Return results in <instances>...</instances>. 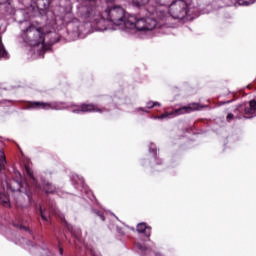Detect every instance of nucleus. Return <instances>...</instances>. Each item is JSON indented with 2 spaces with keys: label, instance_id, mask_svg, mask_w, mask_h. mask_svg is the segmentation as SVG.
<instances>
[{
  "label": "nucleus",
  "instance_id": "obj_1",
  "mask_svg": "<svg viewBox=\"0 0 256 256\" xmlns=\"http://www.w3.org/2000/svg\"><path fill=\"white\" fill-rule=\"evenodd\" d=\"M107 19L114 25V29L125 31L130 35L153 31L157 27V20L153 18H137L125 12L121 6H112L104 12Z\"/></svg>",
  "mask_w": 256,
  "mask_h": 256
},
{
  "label": "nucleus",
  "instance_id": "obj_2",
  "mask_svg": "<svg viewBox=\"0 0 256 256\" xmlns=\"http://www.w3.org/2000/svg\"><path fill=\"white\" fill-rule=\"evenodd\" d=\"M22 39L32 47H39L40 45L38 57H43V55H45V51L49 49V46L45 44V34H43V30L33 24L30 25L29 28L23 30Z\"/></svg>",
  "mask_w": 256,
  "mask_h": 256
},
{
  "label": "nucleus",
  "instance_id": "obj_3",
  "mask_svg": "<svg viewBox=\"0 0 256 256\" xmlns=\"http://www.w3.org/2000/svg\"><path fill=\"white\" fill-rule=\"evenodd\" d=\"M17 175L20 178H18L17 180H10L9 182H5V184H3V192L0 193V203H2V205H5V207H9V191H11L12 193L20 191V193H25L26 195H29V193H27V189H29V184H27L25 178L21 176V173L17 172L16 177Z\"/></svg>",
  "mask_w": 256,
  "mask_h": 256
},
{
  "label": "nucleus",
  "instance_id": "obj_4",
  "mask_svg": "<svg viewBox=\"0 0 256 256\" xmlns=\"http://www.w3.org/2000/svg\"><path fill=\"white\" fill-rule=\"evenodd\" d=\"M168 13L173 19H185L189 15V4L185 0H175L170 4Z\"/></svg>",
  "mask_w": 256,
  "mask_h": 256
},
{
  "label": "nucleus",
  "instance_id": "obj_5",
  "mask_svg": "<svg viewBox=\"0 0 256 256\" xmlns=\"http://www.w3.org/2000/svg\"><path fill=\"white\" fill-rule=\"evenodd\" d=\"M199 109V104H190L189 106H184L182 108L176 109L172 113H164L157 117V119H167L169 115H185V113H191L193 111H197Z\"/></svg>",
  "mask_w": 256,
  "mask_h": 256
},
{
  "label": "nucleus",
  "instance_id": "obj_6",
  "mask_svg": "<svg viewBox=\"0 0 256 256\" xmlns=\"http://www.w3.org/2000/svg\"><path fill=\"white\" fill-rule=\"evenodd\" d=\"M93 111L101 113V109L91 104H83L81 107L72 110L73 113H91Z\"/></svg>",
  "mask_w": 256,
  "mask_h": 256
},
{
  "label": "nucleus",
  "instance_id": "obj_7",
  "mask_svg": "<svg viewBox=\"0 0 256 256\" xmlns=\"http://www.w3.org/2000/svg\"><path fill=\"white\" fill-rule=\"evenodd\" d=\"M31 107L34 109H58L55 104L47 102H32Z\"/></svg>",
  "mask_w": 256,
  "mask_h": 256
},
{
  "label": "nucleus",
  "instance_id": "obj_8",
  "mask_svg": "<svg viewBox=\"0 0 256 256\" xmlns=\"http://www.w3.org/2000/svg\"><path fill=\"white\" fill-rule=\"evenodd\" d=\"M137 231H138V233H145L146 237L151 236V228L147 227V224H145V223L138 224Z\"/></svg>",
  "mask_w": 256,
  "mask_h": 256
},
{
  "label": "nucleus",
  "instance_id": "obj_9",
  "mask_svg": "<svg viewBox=\"0 0 256 256\" xmlns=\"http://www.w3.org/2000/svg\"><path fill=\"white\" fill-rule=\"evenodd\" d=\"M246 115H256V101L251 100L249 108L245 109Z\"/></svg>",
  "mask_w": 256,
  "mask_h": 256
},
{
  "label": "nucleus",
  "instance_id": "obj_10",
  "mask_svg": "<svg viewBox=\"0 0 256 256\" xmlns=\"http://www.w3.org/2000/svg\"><path fill=\"white\" fill-rule=\"evenodd\" d=\"M41 188L45 193H55V186L51 185L49 182H43Z\"/></svg>",
  "mask_w": 256,
  "mask_h": 256
},
{
  "label": "nucleus",
  "instance_id": "obj_11",
  "mask_svg": "<svg viewBox=\"0 0 256 256\" xmlns=\"http://www.w3.org/2000/svg\"><path fill=\"white\" fill-rule=\"evenodd\" d=\"M40 215L43 221H49V210H43V208L40 207Z\"/></svg>",
  "mask_w": 256,
  "mask_h": 256
},
{
  "label": "nucleus",
  "instance_id": "obj_12",
  "mask_svg": "<svg viewBox=\"0 0 256 256\" xmlns=\"http://www.w3.org/2000/svg\"><path fill=\"white\" fill-rule=\"evenodd\" d=\"M256 0H238V5H241L243 7H247L248 5H253Z\"/></svg>",
  "mask_w": 256,
  "mask_h": 256
},
{
  "label": "nucleus",
  "instance_id": "obj_13",
  "mask_svg": "<svg viewBox=\"0 0 256 256\" xmlns=\"http://www.w3.org/2000/svg\"><path fill=\"white\" fill-rule=\"evenodd\" d=\"M25 171L27 175H29V177L32 179L33 183L37 186V180H35V177L33 176V171L31 170V168H29V166H26Z\"/></svg>",
  "mask_w": 256,
  "mask_h": 256
},
{
  "label": "nucleus",
  "instance_id": "obj_14",
  "mask_svg": "<svg viewBox=\"0 0 256 256\" xmlns=\"http://www.w3.org/2000/svg\"><path fill=\"white\" fill-rule=\"evenodd\" d=\"M132 2L136 5V7H142V5H147L149 0H132Z\"/></svg>",
  "mask_w": 256,
  "mask_h": 256
},
{
  "label": "nucleus",
  "instance_id": "obj_15",
  "mask_svg": "<svg viewBox=\"0 0 256 256\" xmlns=\"http://www.w3.org/2000/svg\"><path fill=\"white\" fill-rule=\"evenodd\" d=\"M5 163H7V161L5 160V155L3 153H1V155H0V171L3 169V167H5Z\"/></svg>",
  "mask_w": 256,
  "mask_h": 256
},
{
  "label": "nucleus",
  "instance_id": "obj_16",
  "mask_svg": "<svg viewBox=\"0 0 256 256\" xmlns=\"http://www.w3.org/2000/svg\"><path fill=\"white\" fill-rule=\"evenodd\" d=\"M7 52L5 51V47H3V43L0 41V59L6 57Z\"/></svg>",
  "mask_w": 256,
  "mask_h": 256
},
{
  "label": "nucleus",
  "instance_id": "obj_17",
  "mask_svg": "<svg viewBox=\"0 0 256 256\" xmlns=\"http://www.w3.org/2000/svg\"><path fill=\"white\" fill-rule=\"evenodd\" d=\"M157 17H158V19L163 21V19H165V17H166L165 11L159 10V12H157Z\"/></svg>",
  "mask_w": 256,
  "mask_h": 256
},
{
  "label": "nucleus",
  "instance_id": "obj_18",
  "mask_svg": "<svg viewBox=\"0 0 256 256\" xmlns=\"http://www.w3.org/2000/svg\"><path fill=\"white\" fill-rule=\"evenodd\" d=\"M155 105L161 106V104H159L158 102H148L147 103V108L148 109H153V107H155Z\"/></svg>",
  "mask_w": 256,
  "mask_h": 256
},
{
  "label": "nucleus",
  "instance_id": "obj_19",
  "mask_svg": "<svg viewBox=\"0 0 256 256\" xmlns=\"http://www.w3.org/2000/svg\"><path fill=\"white\" fill-rule=\"evenodd\" d=\"M171 0H159V3L161 5H167V3H169Z\"/></svg>",
  "mask_w": 256,
  "mask_h": 256
},
{
  "label": "nucleus",
  "instance_id": "obj_20",
  "mask_svg": "<svg viewBox=\"0 0 256 256\" xmlns=\"http://www.w3.org/2000/svg\"><path fill=\"white\" fill-rule=\"evenodd\" d=\"M231 119H233V114L229 113V114L227 115V120H228V121H231Z\"/></svg>",
  "mask_w": 256,
  "mask_h": 256
},
{
  "label": "nucleus",
  "instance_id": "obj_21",
  "mask_svg": "<svg viewBox=\"0 0 256 256\" xmlns=\"http://www.w3.org/2000/svg\"><path fill=\"white\" fill-rule=\"evenodd\" d=\"M137 247L140 249V251H145V247H143L141 244H138Z\"/></svg>",
  "mask_w": 256,
  "mask_h": 256
},
{
  "label": "nucleus",
  "instance_id": "obj_22",
  "mask_svg": "<svg viewBox=\"0 0 256 256\" xmlns=\"http://www.w3.org/2000/svg\"><path fill=\"white\" fill-rule=\"evenodd\" d=\"M100 218L102 221H105V217L103 215H100Z\"/></svg>",
  "mask_w": 256,
  "mask_h": 256
},
{
  "label": "nucleus",
  "instance_id": "obj_23",
  "mask_svg": "<svg viewBox=\"0 0 256 256\" xmlns=\"http://www.w3.org/2000/svg\"><path fill=\"white\" fill-rule=\"evenodd\" d=\"M152 151H153L154 155H155V153H157V150H156V149H153Z\"/></svg>",
  "mask_w": 256,
  "mask_h": 256
},
{
  "label": "nucleus",
  "instance_id": "obj_24",
  "mask_svg": "<svg viewBox=\"0 0 256 256\" xmlns=\"http://www.w3.org/2000/svg\"><path fill=\"white\" fill-rule=\"evenodd\" d=\"M60 255H63V249H60Z\"/></svg>",
  "mask_w": 256,
  "mask_h": 256
},
{
  "label": "nucleus",
  "instance_id": "obj_25",
  "mask_svg": "<svg viewBox=\"0 0 256 256\" xmlns=\"http://www.w3.org/2000/svg\"><path fill=\"white\" fill-rule=\"evenodd\" d=\"M76 237H79V234H76Z\"/></svg>",
  "mask_w": 256,
  "mask_h": 256
}]
</instances>
